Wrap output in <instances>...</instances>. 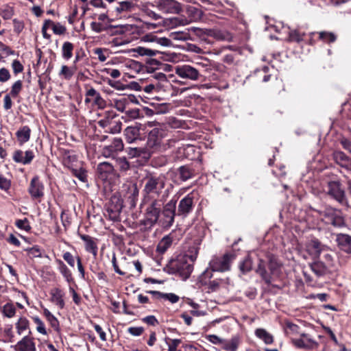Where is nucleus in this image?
<instances>
[{"instance_id":"nucleus-1","label":"nucleus","mask_w":351,"mask_h":351,"mask_svg":"<svg viewBox=\"0 0 351 351\" xmlns=\"http://www.w3.org/2000/svg\"><path fill=\"white\" fill-rule=\"evenodd\" d=\"M143 183V199L145 201L151 199H164V195L161 196L166 184L164 176L147 175L144 178Z\"/></svg>"},{"instance_id":"nucleus-2","label":"nucleus","mask_w":351,"mask_h":351,"mask_svg":"<svg viewBox=\"0 0 351 351\" xmlns=\"http://www.w3.org/2000/svg\"><path fill=\"white\" fill-rule=\"evenodd\" d=\"M163 203L164 199H151L147 202L143 199L142 204L146 206L143 221L145 225L152 226L156 224L158 220Z\"/></svg>"},{"instance_id":"nucleus-3","label":"nucleus","mask_w":351,"mask_h":351,"mask_svg":"<svg viewBox=\"0 0 351 351\" xmlns=\"http://www.w3.org/2000/svg\"><path fill=\"white\" fill-rule=\"evenodd\" d=\"M143 13L145 16L157 21L156 23H146L149 28L154 29L161 24L169 27H173L178 25H186L190 23V21H188L187 19L185 18L180 19L173 17L163 20L160 14L149 9H145Z\"/></svg>"},{"instance_id":"nucleus-4","label":"nucleus","mask_w":351,"mask_h":351,"mask_svg":"<svg viewBox=\"0 0 351 351\" xmlns=\"http://www.w3.org/2000/svg\"><path fill=\"white\" fill-rule=\"evenodd\" d=\"M169 269L170 273L178 274L183 280H186L193 270V265L191 262H188L186 257L179 256L170 262Z\"/></svg>"},{"instance_id":"nucleus-5","label":"nucleus","mask_w":351,"mask_h":351,"mask_svg":"<svg viewBox=\"0 0 351 351\" xmlns=\"http://www.w3.org/2000/svg\"><path fill=\"white\" fill-rule=\"evenodd\" d=\"M327 194L341 205H348V198L344 188L339 182L332 181L327 186Z\"/></svg>"},{"instance_id":"nucleus-6","label":"nucleus","mask_w":351,"mask_h":351,"mask_svg":"<svg viewBox=\"0 0 351 351\" xmlns=\"http://www.w3.org/2000/svg\"><path fill=\"white\" fill-rule=\"evenodd\" d=\"M234 258L232 254H225L221 257H214L210 261L209 266L213 271H226L230 269V263Z\"/></svg>"},{"instance_id":"nucleus-7","label":"nucleus","mask_w":351,"mask_h":351,"mask_svg":"<svg viewBox=\"0 0 351 351\" xmlns=\"http://www.w3.org/2000/svg\"><path fill=\"white\" fill-rule=\"evenodd\" d=\"M154 5L163 13L180 14L182 11V5L176 0H154Z\"/></svg>"},{"instance_id":"nucleus-8","label":"nucleus","mask_w":351,"mask_h":351,"mask_svg":"<svg viewBox=\"0 0 351 351\" xmlns=\"http://www.w3.org/2000/svg\"><path fill=\"white\" fill-rule=\"evenodd\" d=\"M175 73L182 79L191 81H197L201 76L199 71L189 64L176 66L175 67Z\"/></svg>"},{"instance_id":"nucleus-9","label":"nucleus","mask_w":351,"mask_h":351,"mask_svg":"<svg viewBox=\"0 0 351 351\" xmlns=\"http://www.w3.org/2000/svg\"><path fill=\"white\" fill-rule=\"evenodd\" d=\"M176 200L171 199L163 206L162 212V219L160 222L165 228L171 227L173 222L176 215Z\"/></svg>"},{"instance_id":"nucleus-10","label":"nucleus","mask_w":351,"mask_h":351,"mask_svg":"<svg viewBox=\"0 0 351 351\" xmlns=\"http://www.w3.org/2000/svg\"><path fill=\"white\" fill-rule=\"evenodd\" d=\"M292 344L297 348L313 350L318 347L319 343L310 334L302 332L298 338L291 339Z\"/></svg>"},{"instance_id":"nucleus-11","label":"nucleus","mask_w":351,"mask_h":351,"mask_svg":"<svg viewBox=\"0 0 351 351\" xmlns=\"http://www.w3.org/2000/svg\"><path fill=\"white\" fill-rule=\"evenodd\" d=\"M161 141L162 130L160 129L155 128L149 132L145 147L150 151V155L160 146Z\"/></svg>"},{"instance_id":"nucleus-12","label":"nucleus","mask_w":351,"mask_h":351,"mask_svg":"<svg viewBox=\"0 0 351 351\" xmlns=\"http://www.w3.org/2000/svg\"><path fill=\"white\" fill-rule=\"evenodd\" d=\"M324 215L327 220V223L335 227H342L345 225L344 219L339 210L327 208L324 212Z\"/></svg>"},{"instance_id":"nucleus-13","label":"nucleus","mask_w":351,"mask_h":351,"mask_svg":"<svg viewBox=\"0 0 351 351\" xmlns=\"http://www.w3.org/2000/svg\"><path fill=\"white\" fill-rule=\"evenodd\" d=\"M194 194L193 192L188 194L182 198L178 206V215L186 217L191 213L194 207Z\"/></svg>"},{"instance_id":"nucleus-14","label":"nucleus","mask_w":351,"mask_h":351,"mask_svg":"<svg viewBox=\"0 0 351 351\" xmlns=\"http://www.w3.org/2000/svg\"><path fill=\"white\" fill-rule=\"evenodd\" d=\"M125 191L124 197L130 207L134 208L136 205L138 197V189L136 183L125 184L123 186Z\"/></svg>"},{"instance_id":"nucleus-15","label":"nucleus","mask_w":351,"mask_h":351,"mask_svg":"<svg viewBox=\"0 0 351 351\" xmlns=\"http://www.w3.org/2000/svg\"><path fill=\"white\" fill-rule=\"evenodd\" d=\"M45 186L38 176H34L30 181L28 192L33 199L40 198L44 195Z\"/></svg>"},{"instance_id":"nucleus-16","label":"nucleus","mask_w":351,"mask_h":351,"mask_svg":"<svg viewBox=\"0 0 351 351\" xmlns=\"http://www.w3.org/2000/svg\"><path fill=\"white\" fill-rule=\"evenodd\" d=\"M34 158V154L32 150H27L25 152L21 149L14 152L12 159L16 163L22 165H28L32 162Z\"/></svg>"},{"instance_id":"nucleus-17","label":"nucleus","mask_w":351,"mask_h":351,"mask_svg":"<svg viewBox=\"0 0 351 351\" xmlns=\"http://www.w3.org/2000/svg\"><path fill=\"white\" fill-rule=\"evenodd\" d=\"M15 351H36L34 339L28 335L25 336L14 346Z\"/></svg>"},{"instance_id":"nucleus-18","label":"nucleus","mask_w":351,"mask_h":351,"mask_svg":"<svg viewBox=\"0 0 351 351\" xmlns=\"http://www.w3.org/2000/svg\"><path fill=\"white\" fill-rule=\"evenodd\" d=\"M51 302L57 306L59 308L62 309L64 307V292L60 288L55 287L50 291Z\"/></svg>"},{"instance_id":"nucleus-19","label":"nucleus","mask_w":351,"mask_h":351,"mask_svg":"<svg viewBox=\"0 0 351 351\" xmlns=\"http://www.w3.org/2000/svg\"><path fill=\"white\" fill-rule=\"evenodd\" d=\"M322 250L323 246L317 239L311 240L306 245V250L313 259L317 258Z\"/></svg>"},{"instance_id":"nucleus-20","label":"nucleus","mask_w":351,"mask_h":351,"mask_svg":"<svg viewBox=\"0 0 351 351\" xmlns=\"http://www.w3.org/2000/svg\"><path fill=\"white\" fill-rule=\"evenodd\" d=\"M140 124L134 126H128L125 129L124 135L128 143H134L136 141L140 139Z\"/></svg>"},{"instance_id":"nucleus-21","label":"nucleus","mask_w":351,"mask_h":351,"mask_svg":"<svg viewBox=\"0 0 351 351\" xmlns=\"http://www.w3.org/2000/svg\"><path fill=\"white\" fill-rule=\"evenodd\" d=\"M336 241L341 250L351 254V236L346 234H338Z\"/></svg>"},{"instance_id":"nucleus-22","label":"nucleus","mask_w":351,"mask_h":351,"mask_svg":"<svg viewBox=\"0 0 351 351\" xmlns=\"http://www.w3.org/2000/svg\"><path fill=\"white\" fill-rule=\"evenodd\" d=\"M81 239L85 242L86 250L91 253L94 257H96L98 250L96 239L89 235H82Z\"/></svg>"},{"instance_id":"nucleus-23","label":"nucleus","mask_w":351,"mask_h":351,"mask_svg":"<svg viewBox=\"0 0 351 351\" xmlns=\"http://www.w3.org/2000/svg\"><path fill=\"white\" fill-rule=\"evenodd\" d=\"M128 154L131 158L135 157H143L145 159H149L151 156L150 151H148L147 148L145 147H130L128 148Z\"/></svg>"},{"instance_id":"nucleus-24","label":"nucleus","mask_w":351,"mask_h":351,"mask_svg":"<svg viewBox=\"0 0 351 351\" xmlns=\"http://www.w3.org/2000/svg\"><path fill=\"white\" fill-rule=\"evenodd\" d=\"M200 241L196 240L193 244L189 247V249L185 252L184 255L182 256L186 257V260H189L190 262L193 263L197 259L199 250Z\"/></svg>"},{"instance_id":"nucleus-25","label":"nucleus","mask_w":351,"mask_h":351,"mask_svg":"<svg viewBox=\"0 0 351 351\" xmlns=\"http://www.w3.org/2000/svg\"><path fill=\"white\" fill-rule=\"evenodd\" d=\"M30 135L31 130L29 126L24 125L20 128L16 132V136L19 144L20 145H23L24 143H27L30 138Z\"/></svg>"},{"instance_id":"nucleus-26","label":"nucleus","mask_w":351,"mask_h":351,"mask_svg":"<svg viewBox=\"0 0 351 351\" xmlns=\"http://www.w3.org/2000/svg\"><path fill=\"white\" fill-rule=\"evenodd\" d=\"M206 34L217 40H230L232 39L231 34L225 31L218 29H206Z\"/></svg>"},{"instance_id":"nucleus-27","label":"nucleus","mask_w":351,"mask_h":351,"mask_svg":"<svg viewBox=\"0 0 351 351\" xmlns=\"http://www.w3.org/2000/svg\"><path fill=\"white\" fill-rule=\"evenodd\" d=\"M114 107L119 112H124L127 107L132 102V99L130 96H123L119 99H113Z\"/></svg>"},{"instance_id":"nucleus-28","label":"nucleus","mask_w":351,"mask_h":351,"mask_svg":"<svg viewBox=\"0 0 351 351\" xmlns=\"http://www.w3.org/2000/svg\"><path fill=\"white\" fill-rule=\"evenodd\" d=\"M56 263L58 265V268L60 273L62 275L65 280L68 283L73 282V278L72 273L68 267L64 263V262L60 259L56 260Z\"/></svg>"},{"instance_id":"nucleus-29","label":"nucleus","mask_w":351,"mask_h":351,"mask_svg":"<svg viewBox=\"0 0 351 351\" xmlns=\"http://www.w3.org/2000/svg\"><path fill=\"white\" fill-rule=\"evenodd\" d=\"M135 8V4L131 0L122 1L117 3L115 11L119 14L132 12Z\"/></svg>"},{"instance_id":"nucleus-30","label":"nucleus","mask_w":351,"mask_h":351,"mask_svg":"<svg viewBox=\"0 0 351 351\" xmlns=\"http://www.w3.org/2000/svg\"><path fill=\"white\" fill-rule=\"evenodd\" d=\"M113 169V166L108 162H101L97 166V172L103 180L106 179L108 176L112 173Z\"/></svg>"},{"instance_id":"nucleus-31","label":"nucleus","mask_w":351,"mask_h":351,"mask_svg":"<svg viewBox=\"0 0 351 351\" xmlns=\"http://www.w3.org/2000/svg\"><path fill=\"white\" fill-rule=\"evenodd\" d=\"M240 343V339L238 337H233L229 341L225 340L221 346L222 348L226 351H237Z\"/></svg>"},{"instance_id":"nucleus-32","label":"nucleus","mask_w":351,"mask_h":351,"mask_svg":"<svg viewBox=\"0 0 351 351\" xmlns=\"http://www.w3.org/2000/svg\"><path fill=\"white\" fill-rule=\"evenodd\" d=\"M149 293L156 295L158 298H162L164 300H169L172 304L178 302L180 299L178 295L173 293H163L157 291H150Z\"/></svg>"},{"instance_id":"nucleus-33","label":"nucleus","mask_w":351,"mask_h":351,"mask_svg":"<svg viewBox=\"0 0 351 351\" xmlns=\"http://www.w3.org/2000/svg\"><path fill=\"white\" fill-rule=\"evenodd\" d=\"M256 336L262 339L265 344H271L274 342L273 336L263 328H257L255 330Z\"/></svg>"},{"instance_id":"nucleus-34","label":"nucleus","mask_w":351,"mask_h":351,"mask_svg":"<svg viewBox=\"0 0 351 351\" xmlns=\"http://www.w3.org/2000/svg\"><path fill=\"white\" fill-rule=\"evenodd\" d=\"M256 272L261 276L266 283L269 284L271 282V277L266 270L264 261L261 259L259 260Z\"/></svg>"},{"instance_id":"nucleus-35","label":"nucleus","mask_w":351,"mask_h":351,"mask_svg":"<svg viewBox=\"0 0 351 351\" xmlns=\"http://www.w3.org/2000/svg\"><path fill=\"white\" fill-rule=\"evenodd\" d=\"M173 242L172 237L169 235L164 237L157 245V251L160 253H165L167 250L171 245Z\"/></svg>"},{"instance_id":"nucleus-36","label":"nucleus","mask_w":351,"mask_h":351,"mask_svg":"<svg viewBox=\"0 0 351 351\" xmlns=\"http://www.w3.org/2000/svg\"><path fill=\"white\" fill-rule=\"evenodd\" d=\"M43 314L53 330L58 331L60 326L58 319L47 308H44Z\"/></svg>"},{"instance_id":"nucleus-37","label":"nucleus","mask_w":351,"mask_h":351,"mask_svg":"<svg viewBox=\"0 0 351 351\" xmlns=\"http://www.w3.org/2000/svg\"><path fill=\"white\" fill-rule=\"evenodd\" d=\"M74 49V45L73 43L66 41L64 42L62 47V56L66 60H69L73 56V51Z\"/></svg>"},{"instance_id":"nucleus-38","label":"nucleus","mask_w":351,"mask_h":351,"mask_svg":"<svg viewBox=\"0 0 351 351\" xmlns=\"http://www.w3.org/2000/svg\"><path fill=\"white\" fill-rule=\"evenodd\" d=\"M310 267L311 270L318 277L324 276L327 271L326 265L320 261L314 262L310 265Z\"/></svg>"},{"instance_id":"nucleus-39","label":"nucleus","mask_w":351,"mask_h":351,"mask_svg":"<svg viewBox=\"0 0 351 351\" xmlns=\"http://www.w3.org/2000/svg\"><path fill=\"white\" fill-rule=\"evenodd\" d=\"M121 210V204H118L114 206V208H112L109 206L107 210V216L109 217L110 219L112 221H117L119 217V214Z\"/></svg>"},{"instance_id":"nucleus-40","label":"nucleus","mask_w":351,"mask_h":351,"mask_svg":"<svg viewBox=\"0 0 351 351\" xmlns=\"http://www.w3.org/2000/svg\"><path fill=\"white\" fill-rule=\"evenodd\" d=\"M285 332L287 336L300 335L302 333L298 325L288 321L285 323Z\"/></svg>"},{"instance_id":"nucleus-41","label":"nucleus","mask_w":351,"mask_h":351,"mask_svg":"<svg viewBox=\"0 0 351 351\" xmlns=\"http://www.w3.org/2000/svg\"><path fill=\"white\" fill-rule=\"evenodd\" d=\"M134 52L141 56L152 57L156 56L158 51L144 47H137L134 49Z\"/></svg>"},{"instance_id":"nucleus-42","label":"nucleus","mask_w":351,"mask_h":351,"mask_svg":"<svg viewBox=\"0 0 351 351\" xmlns=\"http://www.w3.org/2000/svg\"><path fill=\"white\" fill-rule=\"evenodd\" d=\"M16 328L18 334L21 335L29 329V321L25 317H20L16 324Z\"/></svg>"},{"instance_id":"nucleus-43","label":"nucleus","mask_w":351,"mask_h":351,"mask_svg":"<svg viewBox=\"0 0 351 351\" xmlns=\"http://www.w3.org/2000/svg\"><path fill=\"white\" fill-rule=\"evenodd\" d=\"M32 319L36 326L37 332L43 335H47L48 332L44 322L38 316H34Z\"/></svg>"},{"instance_id":"nucleus-44","label":"nucleus","mask_w":351,"mask_h":351,"mask_svg":"<svg viewBox=\"0 0 351 351\" xmlns=\"http://www.w3.org/2000/svg\"><path fill=\"white\" fill-rule=\"evenodd\" d=\"M180 177L182 180L186 181L191 178L193 176V173L191 169L186 166H182L179 168Z\"/></svg>"},{"instance_id":"nucleus-45","label":"nucleus","mask_w":351,"mask_h":351,"mask_svg":"<svg viewBox=\"0 0 351 351\" xmlns=\"http://www.w3.org/2000/svg\"><path fill=\"white\" fill-rule=\"evenodd\" d=\"M71 172L74 176L77 178L82 182H87V171L83 169H72Z\"/></svg>"},{"instance_id":"nucleus-46","label":"nucleus","mask_w":351,"mask_h":351,"mask_svg":"<svg viewBox=\"0 0 351 351\" xmlns=\"http://www.w3.org/2000/svg\"><path fill=\"white\" fill-rule=\"evenodd\" d=\"M304 33H300L296 29L291 30L289 33V40L300 43L303 40Z\"/></svg>"},{"instance_id":"nucleus-47","label":"nucleus","mask_w":351,"mask_h":351,"mask_svg":"<svg viewBox=\"0 0 351 351\" xmlns=\"http://www.w3.org/2000/svg\"><path fill=\"white\" fill-rule=\"evenodd\" d=\"M171 39L175 40H189L191 36L188 32H174L170 34Z\"/></svg>"},{"instance_id":"nucleus-48","label":"nucleus","mask_w":351,"mask_h":351,"mask_svg":"<svg viewBox=\"0 0 351 351\" xmlns=\"http://www.w3.org/2000/svg\"><path fill=\"white\" fill-rule=\"evenodd\" d=\"M252 268V261L250 257H246L239 265V269L243 274L249 272Z\"/></svg>"},{"instance_id":"nucleus-49","label":"nucleus","mask_w":351,"mask_h":351,"mask_svg":"<svg viewBox=\"0 0 351 351\" xmlns=\"http://www.w3.org/2000/svg\"><path fill=\"white\" fill-rule=\"evenodd\" d=\"M319 39L327 43H333L337 38L336 36L333 33L328 32H320L319 33Z\"/></svg>"},{"instance_id":"nucleus-50","label":"nucleus","mask_w":351,"mask_h":351,"mask_svg":"<svg viewBox=\"0 0 351 351\" xmlns=\"http://www.w3.org/2000/svg\"><path fill=\"white\" fill-rule=\"evenodd\" d=\"M14 14L13 7L5 5L1 8L0 14L4 19H10Z\"/></svg>"},{"instance_id":"nucleus-51","label":"nucleus","mask_w":351,"mask_h":351,"mask_svg":"<svg viewBox=\"0 0 351 351\" xmlns=\"http://www.w3.org/2000/svg\"><path fill=\"white\" fill-rule=\"evenodd\" d=\"M3 313L7 317H12L15 315L16 308L12 304L7 303L3 306Z\"/></svg>"},{"instance_id":"nucleus-52","label":"nucleus","mask_w":351,"mask_h":351,"mask_svg":"<svg viewBox=\"0 0 351 351\" xmlns=\"http://www.w3.org/2000/svg\"><path fill=\"white\" fill-rule=\"evenodd\" d=\"M22 87H23L22 81L17 80L12 84V86L11 87V90H10V95H11V96L13 97H17L19 95V94L20 93V92L21 91Z\"/></svg>"},{"instance_id":"nucleus-53","label":"nucleus","mask_w":351,"mask_h":351,"mask_svg":"<svg viewBox=\"0 0 351 351\" xmlns=\"http://www.w3.org/2000/svg\"><path fill=\"white\" fill-rule=\"evenodd\" d=\"M58 75L69 80L73 77V70L66 65H62Z\"/></svg>"},{"instance_id":"nucleus-54","label":"nucleus","mask_w":351,"mask_h":351,"mask_svg":"<svg viewBox=\"0 0 351 351\" xmlns=\"http://www.w3.org/2000/svg\"><path fill=\"white\" fill-rule=\"evenodd\" d=\"M117 167L121 171H127L130 168V164L125 157H120L116 160Z\"/></svg>"},{"instance_id":"nucleus-55","label":"nucleus","mask_w":351,"mask_h":351,"mask_svg":"<svg viewBox=\"0 0 351 351\" xmlns=\"http://www.w3.org/2000/svg\"><path fill=\"white\" fill-rule=\"evenodd\" d=\"M94 53L97 56L100 62H105L108 56V51L101 48H96L94 49Z\"/></svg>"},{"instance_id":"nucleus-56","label":"nucleus","mask_w":351,"mask_h":351,"mask_svg":"<svg viewBox=\"0 0 351 351\" xmlns=\"http://www.w3.org/2000/svg\"><path fill=\"white\" fill-rule=\"evenodd\" d=\"M26 251L27 252L28 255L31 258H39L42 256L40 248L37 245L33 246L32 247L30 248H27Z\"/></svg>"},{"instance_id":"nucleus-57","label":"nucleus","mask_w":351,"mask_h":351,"mask_svg":"<svg viewBox=\"0 0 351 351\" xmlns=\"http://www.w3.org/2000/svg\"><path fill=\"white\" fill-rule=\"evenodd\" d=\"M15 225L19 229L25 230V231H29L31 229L29 221L26 218H25L23 219L16 220L15 222Z\"/></svg>"},{"instance_id":"nucleus-58","label":"nucleus","mask_w":351,"mask_h":351,"mask_svg":"<svg viewBox=\"0 0 351 351\" xmlns=\"http://www.w3.org/2000/svg\"><path fill=\"white\" fill-rule=\"evenodd\" d=\"M150 41H154L158 45L164 47H169L172 45V43L170 39L167 38L165 37H161V38H157V37H152V39L149 40Z\"/></svg>"},{"instance_id":"nucleus-59","label":"nucleus","mask_w":351,"mask_h":351,"mask_svg":"<svg viewBox=\"0 0 351 351\" xmlns=\"http://www.w3.org/2000/svg\"><path fill=\"white\" fill-rule=\"evenodd\" d=\"M110 146L112 147L114 151L116 152H121L123 149V143L121 138H115Z\"/></svg>"},{"instance_id":"nucleus-60","label":"nucleus","mask_w":351,"mask_h":351,"mask_svg":"<svg viewBox=\"0 0 351 351\" xmlns=\"http://www.w3.org/2000/svg\"><path fill=\"white\" fill-rule=\"evenodd\" d=\"M186 12L189 16H192L193 19H187L190 23L193 20L200 17V10L195 7L189 6L187 8Z\"/></svg>"},{"instance_id":"nucleus-61","label":"nucleus","mask_w":351,"mask_h":351,"mask_svg":"<svg viewBox=\"0 0 351 351\" xmlns=\"http://www.w3.org/2000/svg\"><path fill=\"white\" fill-rule=\"evenodd\" d=\"M206 339L213 344L221 346H222L224 341L223 339H221L215 335H208L206 336Z\"/></svg>"},{"instance_id":"nucleus-62","label":"nucleus","mask_w":351,"mask_h":351,"mask_svg":"<svg viewBox=\"0 0 351 351\" xmlns=\"http://www.w3.org/2000/svg\"><path fill=\"white\" fill-rule=\"evenodd\" d=\"M280 264L274 257H271L269 261V267L271 274H275L280 268Z\"/></svg>"},{"instance_id":"nucleus-63","label":"nucleus","mask_w":351,"mask_h":351,"mask_svg":"<svg viewBox=\"0 0 351 351\" xmlns=\"http://www.w3.org/2000/svg\"><path fill=\"white\" fill-rule=\"evenodd\" d=\"M10 181L4 176H3L2 175H0V189L1 190L7 191L10 189Z\"/></svg>"},{"instance_id":"nucleus-64","label":"nucleus","mask_w":351,"mask_h":351,"mask_svg":"<svg viewBox=\"0 0 351 351\" xmlns=\"http://www.w3.org/2000/svg\"><path fill=\"white\" fill-rule=\"evenodd\" d=\"M335 158L337 162L343 165L344 162L349 160L348 157L341 152H337L335 153Z\"/></svg>"}]
</instances>
